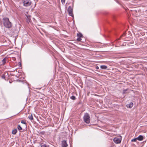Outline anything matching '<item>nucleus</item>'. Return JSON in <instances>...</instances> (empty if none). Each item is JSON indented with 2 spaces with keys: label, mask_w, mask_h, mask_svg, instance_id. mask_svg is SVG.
<instances>
[{
  "label": "nucleus",
  "mask_w": 147,
  "mask_h": 147,
  "mask_svg": "<svg viewBox=\"0 0 147 147\" xmlns=\"http://www.w3.org/2000/svg\"><path fill=\"white\" fill-rule=\"evenodd\" d=\"M3 24L4 26L7 28H11L12 26V24L9 21L8 18H4L3 19Z\"/></svg>",
  "instance_id": "f257e3e1"
},
{
  "label": "nucleus",
  "mask_w": 147,
  "mask_h": 147,
  "mask_svg": "<svg viewBox=\"0 0 147 147\" xmlns=\"http://www.w3.org/2000/svg\"><path fill=\"white\" fill-rule=\"evenodd\" d=\"M83 118L84 121L87 124H88L90 123V115L88 113H85Z\"/></svg>",
  "instance_id": "f03ea898"
},
{
  "label": "nucleus",
  "mask_w": 147,
  "mask_h": 147,
  "mask_svg": "<svg viewBox=\"0 0 147 147\" xmlns=\"http://www.w3.org/2000/svg\"><path fill=\"white\" fill-rule=\"evenodd\" d=\"M121 136L116 137L113 139V141L116 144H119L121 142Z\"/></svg>",
  "instance_id": "7ed1b4c3"
},
{
  "label": "nucleus",
  "mask_w": 147,
  "mask_h": 147,
  "mask_svg": "<svg viewBox=\"0 0 147 147\" xmlns=\"http://www.w3.org/2000/svg\"><path fill=\"white\" fill-rule=\"evenodd\" d=\"M72 8L71 6H69L67 9V11L68 13L69 14V16H72L73 13H72Z\"/></svg>",
  "instance_id": "20e7f679"
},
{
  "label": "nucleus",
  "mask_w": 147,
  "mask_h": 147,
  "mask_svg": "<svg viewBox=\"0 0 147 147\" xmlns=\"http://www.w3.org/2000/svg\"><path fill=\"white\" fill-rule=\"evenodd\" d=\"M24 5L25 6H28L30 5L31 4V2L30 1L28 0H26L23 1Z\"/></svg>",
  "instance_id": "39448f33"
},
{
  "label": "nucleus",
  "mask_w": 147,
  "mask_h": 147,
  "mask_svg": "<svg viewBox=\"0 0 147 147\" xmlns=\"http://www.w3.org/2000/svg\"><path fill=\"white\" fill-rule=\"evenodd\" d=\"M61 144L62 147H67L68 146L66 141L65 140L62 141Z\"/></svg>",
  "instance_id": "423d86ee"
},
{
  "label": "nucleus",
  "mask_w": 147,
  "mask_h": 147,
  "mask_svg": "<svg viewBox=\"0 0 147 147\" xmlns=\"http://www.w3.org/2000/svg\"><path fill=\"white\" fill-rule=\"evenodd\" d=\"M133 103L132 102H130L129 104L126 105V107L128 108H131L133 106Z\"/></svg>",
  "instance_id": "0eeeda50"
},
{
  "label": "nucleus",
  "mask_w": 147,
  "mask_h": 147,
  "mask_svg": "<svg viewBox=\"0 0 147 147\" xmlns=\"http://www.w3.org/2000/svg\"><path fill=\"white\" fill-rule=\"evenodd\" d=\"M139 138V141H141L143 140L144 137L142 135H140L138 136Z\"/></svg>",
  "instance_id": "6e6552de"
},
{
  "label": "nucleus",
  "mask_w": 147,
  "mask_h": 147,
  "mask_svg": "<svg viewBox=\"0 0 147 147\" xmlns=\"http://www.w3.org/2000/svg\"><path fill=\"white\" fill-rule=\"evenodd\" d=\"M100 67L102 69H106L107 68V66L105 65H101Z\"/></svg>",
  "instance_id": "1a4fd4ad"
},
{
  "label": "nucleus",
  "mask_w": 147,
  "mask_h": 147,
  "mask_svg": "<svg viewBox=\"0 0 147 147\" xmlns=\"http://www.w3.org/2000/svg\"><path fill=\"white\" fill-rule=\"evenodd\" d=\"M17 130L16 129H13L12 132V134H16V133L17 132Z\"/></svg>",
  "instance_id": "9d476101"
},
{
  "label": "nucleus",
  "mask_w": 147,
  "mask_h": 147,
  "mask_svg": "<svg viewBox=\"0 0 147 147\" xmlns=\"http://www.w3.org/2000/svg\"><path fill=\"white\" fill-rule=\"evenodd\" d=\"M7 60L6 58H4L2 60V64L3 65H4L6 63V61Z\"/></svg>",
  "instance_id": "9b49d317"
},
{
  "label": "nucleus",
  "mask_w": 147,
  "mask_h": 147,
  "mask_svg": "<svg viewBox=\"0 0 147 147\" xmlns=\"http://www.w3.org/2000/svg\"><path fill=\"white\" fill-rule=\"evenodd\" d=\"M77 36L78 37H82L83 35L81 33H79L77 34Z\"/></svg>",
  "instance_id": "f8f14e48"
},
{
  "label": "nucleus",
  "mask_w": 147,
  "mask_h": 147,
  "mask_svg": "<svg viewBox=\"0 0 147 147\" xmlns=\"http://www.w3.org/2000/svg\"><path fill=\"white\" fill-rule=\"evenodd\" d=\"M28 118L31 121L33 120V118L32 115H31L28 116Z\"/></svg>",
  "instance_id": "ddd939ff"
},
{
  "label": "nucleus",
  "mask_w": 147,
  "mask_h": 147,
  "mask_svg": "<svg viewBox=\"0 0 147 147\" xmlns=\"http://www.w3.org/2000/svg\"><path fill=\"white\" fill-rule=\"evenodd\" d=\"M18 129L19 130H21L22 129V128L21 127L20 125H19L18 126Z\"/></svg>",
  "instance_id": "4468645a"
},
{
  "label": "nucleus",
  "mask_w": 147,
  "mask_h": 147,
  "mask_svg": "<svg viewBox=\"0 0 147 147\" xmlns=\"http://www.w3.org/2000/svg\"><path fill=\"white\" fill-rule=\"evenodd\" d=\"M73 100H75L76 99V97L74 96H72L70 97Z\"/></svg>",
  "instance_id": "2eb2a0df"
},
{
  "label": "nucleus",
  "mask_w": 147,
  "mask_h": 147,
  "mask_svg": "<svg viewBox=\"0 0 147 147\" xmlns=\"http://www.w3.org/2000/svg\"><path fill=\"white\" fill-rule=\"evenodd\" d=\"M21 123H23V124H25L26 125H27V123L25 121H24V120H22L21 121Z\"/></svg>",
  "instance_id": "dca6fc26"
},
{
  "label": "nucleus",
  "mask_w": 147,
  "mask_h": 147,
  "mask_svg": "<svg viewBox=\"0 0 147 147\" xmlns=\"http://www.w3.org/2000/svg\"><path fill=\"white\" fill-rule=\"evenodd\" d=\"M77 40L78 41H80L82 40L81 37H78L77 39Z\"/></svg>",
  "instance_id": "f3484780"
},
{
  "label": "nucleus",
  "mask_w": 147,
  "mask_h": 147,
  "mask_svg": "<svg viewBox=\"0 0 147 147\" xmlns=\"http://www.w3.org/2000/svg\"><path fill=\"white\" fill-rule=\"evenodd\" d=\"M136 139L135 138L134 139H132L131 140V142H136Z\"/></svg>",
  "instance_id": "a211bd4d"
},
{
  "label": "nucleus",
  "mask_w": 147,
  "mask_h": 147,
  "mask_svg": "<svg viewBox=\"0 0 147 147\" xmlns=\"http://www.w3.org/2000/svg\"><path fill=\"white\" fill-rule=\"evenodd\" d=\"M1 78L3 79H5V75L4 74H3L1 76Z\"/></svg>",
  "instance_id": "6ab92c4d"
},
{
  "label": "nucleus",
  "mask_w": 147,
  "mask_h": 147,
  "mask_svg": "<svg viewBox=\"0 0 147 147\" xmlns=\"http://www.w3.org/2000/svg\"><path fill=\"white\" fill-rule=\"evenodd\" d=\"M61 1L62 4H64L65 3V0H61Z\"/></svg>",
  "instance_id": "aec40b11"
},
{
  "label": "nucleus",
  "mask_w": 147,
  "mask_h": 147,
  "mask_svg": "<svg viewBox=\"0 0 147 147\" xmlns=\"http://www.w3.org/2000/svg\"><path fill=\"white\" fill-rule=\"evenodd\" d=\"M127 89H125V90H124L123 91V94H125V92L127 91Z\"/></svg>",
  "instance_id": "412c9836"
},
{
  "label": "nucleus",
  "mask_w": 147,
  "mask_h": 147,
  "mask_svg": "<svg viewBox=\"0 0 147 147\" xmlns=\"http://www.w3.org/2000/svg\"><path fill=\"white\" fill-rule=\"evenodd\" d=\"M27 19H28V21L29 22H30V21H31V19H30V17H28L27 16Z\"/></svg>",
  "instance_id": "4be33fe9"
},
{
  "label": "nucleus",
  "mask_w": 147,
  "mask_h": 147,
  "mask_svg": "<svg viewBox=\"0 0 147 147\" xmlns=\"http://www.w3.org/2000/svg\"><path fill=\"white\" fill-rule=\"evenodd\" d=\"M96 69H99V67L98 66H96Z\"/></svg>",
  "instance_id": "5701e85b"
},
{
  "label": "nucleus",
  "mask_w": 147,
  "mask_h": 147,
  "mask_svg": "<svg viewBox=\"0 0 147 147\" xmlns=\"http://www.w3.org/2000/svg\"><path fill=\"white\" fill-rule=\"evenodd\" d=\"M136 139V140L137 141V140H139V138H138V137L136 138H135Z\"/></svg>",
  "instance_id": "b1692460"
},
{
  "label": "nucleus",
  "mask_w": 147,
  "mask_h": 147,
  "mask_svg": "<svg viewBox=\"0 0 147 147\" xmlns=\"http://www.w3.org/2000/svg\"><path fill=\"white\" fill-rule=\"evenodd\" d=\"M19 65L20 66H21V63L20 62H19Z\"/></svg>",
  "instance_id": "393cba45"
},
{
  "label": "nucleus",
  "mask_w": 147,
  "mask_h": 147,
  "mask_svg": "<svg viewBox=\"0 0 147 147\" xmlns=\"http://www.w3.org/2000/svg\"><path fill=\"white\" fill-rule=\"evenodd\" d=\"M43 146H44V147H47L46 146V145H45V144H44V145H43Z\"/></svg>",
  "instance_id": "a878e982"
},
{
  "label": "nucleus",
  "mask_w": 147,
  "mask_h": 147,
  "mask_svg": "<svg viewBox=\"0 0 147 147\" xmlns=\"http://www.w3.org/2000/svg\"><path fill=\"white\" fill-rule=\"evenodd\" d=\"M42 146H43V145H41V147H42Z\"/></svg>",
  "instance_id": "bb28decb"
}]
</instances>
